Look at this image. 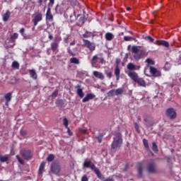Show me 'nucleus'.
Segmentation results:
<instances>
[{"label":"nucleus","mask_w":181,"mask_h":181,"mask_svg":"<svg viewBox=\"0 0 181 181\" xmlns=\"http://www.w3.org/2000/svg\"><path fill=\"white\" fill-rule=\"evenodd\" d=\"M138 47V46H133L132 48V53H134V58L135 59V60H139L148 56V52H146V51L139 49Z\"/></svg>","instance_id":"nucleus-1"},{"label":"nucleus","mask_w":181,"mask_h":181,"mask_svg":"<svg viewBox=\"0 0 181 181\" xmlns=\"http://www.w3.org/2000/svg\"><path fill=\"white\" fill-rule=\"evenodd\" d=\"M121 145H122V135L118 133L113 138V142L112 144V149H115V151H117V149H119V148L121 147Z\"/></svg>","instance_id":"nucleus-2"},{"label":"nucleus","mask_w":181,"mask_h":181,"mask_svg":"<svg viewBox=\"0 0 181 181\" xmlns=\"http://www.w3.org/2000/svg\"><path fill=\"white\" fill-rule=\"evenodd\" d=\"M54 5V0H49V3L48 4V8L47 13L45 14L46 21L49 22H53V15H52V10L50 8Z\"/></svg>","instance_id":"nucleus-3"},{"label":"nucleus","mask_w":181,"mask_h":181,"mask_svg":"<svg viewBox=\"0 0 181 181\" xmlns=\"http://www.w3.org/2000/svg\"><path fill=\"white\" fill-rule=\"evenodd\" d=\"M42 20L43 14H42V13H36L35 14H34V17L32 21L34 24V26H37L39 22H41V21Z\"/></svg>","instance_id":"nucleus-4"},{"label":"nucleus","mask_w":181,"mask_h":181,"mask_svg":"<svg viewBox=\"0 0 181 181\" xmlns=\"http://www.w3.org/2000/svg\"><path fill=\"white\" fill-rule=\"evenodd\" d=\"M20 153H21V156H23V158L24 159H25L26 160H29V159H30L32 158V154L30 153V150H26L25 148L21 149L20 151Z\"/></svg>","instance_id":"nucleus-5"},{"label":"nucleus","mask_w":181,"mask_h":181,"mask_svg":"<svg viewBox=\"0 0 181 181\" xmlns=\"http://www.w3.org/2000/svg\"><path fill=\"white\" fill-rule=\"evenodd\" d=\"M166 115L170 119H175L176 118V111L173 108H169L166 111Z\"/></svg>","instance_id":"nucleus-6"},{"label":"nucleus","mask_w":181,"mask_h":181,"mask_svg":"<svg viewBox=\"0 0 181 181\" xmlns=\"http://www.w3.org/2000/svg\"><path fill=\"white\" fill-rule=\"evenodd\" d=\"M83 42L86 47H88V49H90V52H93V50H95V45H94V43L87 40H83Z\"/></svg>","instance_id":"nucleus-7"},{"label":"nucleus","mask_w":181,"mask_h":181,"mask_svg":"<svg viewBox=\"0 0 181 181\" xmlns=\"http://www.w3.org/2000/svg\"><path fill=\"white\" fill-rule=\"evenodd\" d=\"M51 172L54 173V175H58L60 173V165L57 163H52L51 165Z\"/></svg>","instance_id":"nucleus-8"},{"label":"nucleus","mask_w":181,"mask_h":181,"mask_svg":"<svg viewBox=\"0 0 181 181\" xmlns=\"http://www.w3.org/2000/svg\"><path fill=\"white\" fill-rule=\"evenodd\" d=\"M150 73L153 76V77H160V76H162L160 71L152 66L150 67Z\"/></svg>","instance_id":"nucleus-9"},{"label":"nucleus","mask_w":181,"mask_h":181,"mask_svg":"<svg viewBox=\"0 0 181 181\" xmlns=\"http://www.w3.org/2000/svg\"><path fill=\"white\" fill-rule=\"evenodd\" d=\"M83 168H89L91 169V170L95 171V170L97 169V167H95V165L94 163H91V161H85L83 163Z\"/></svg>","instance_id":"nucleus-10"},{"label":"nucleus","mask_w":181,"mask_h":181,"mask_svg":"<svg viewBox=\"0 0 181 181\" xmlns=\"http://www.w3.org/2000/svg\"><path fill=\"white\" fill-rule=\"evenodd\" d=\"M127 74H128L129 77H130V78H132V80H133V81H135V83H136V81L139 78L138 77V74H136V72L130 71Z\"/></svg>","instance_id":"nucleus-11"},{"label":"nucleus","mask_w":181,"mask_h":181,"mask_svg":"<svg viewBox=\"0 0 181 181\" xmlns=\"http://www.w3.org/2000/svg\"><path fill=\"white\" fill-rule=\"evenodd\" d=\"M4 98L6 100V105H9V103H11V100H12V92L7 93L4 95Z\"/></svg>","instance_id":"nucleus-12"},{"label":"nucleus","mask_w":181,"mask_h":181,"mask_svg":"<svg viewBox=\"0 0 181 181\" xmlns=\"http://www.w3.org/2000/svg\"><path fill=\"white\" fill-rule=\"evenodd\" d=\"M18 37H19V34L17 33H15L13 35L11 36L10 42L13 44L12 45H8V47H13V46H15V40L16 39H18Z\"/></svg>","instance_id":"nucleus-13"},{"label":"nucleus","mask_w":181,"mask_h":181,"mask_svg":"<svg viewBox=\"0 0 181 181\" xmlns=\"http://www.w3.org/2000/svg\"><path fill=\"white\" fill-rule=\"evenodd\" d=\"M93 98H95V95L93 93H88L82 100V103H87V101H90V100H93Z\"/></svg>","instance_id":"nucleus-14"},{"label":"nucleus","mask_w":181,"mask_h":181,"mask_svg":"<svg viewBox=\"0 0 181 181\" xmlns=\"http://www.w3.org/2000/svg\"><path fill=\"white\" fill-rule=\"evenodd\" d=\"M156 45L158 46H163L164 47H169V42L165 40H157L155 42Z\"/></svg>","instance_id":"nucleus-15"},{"label":"nucleus","mask_w":181,"mask_h":181,"mask_svg":"<svg viewBox=\"0 0 181 181\" xmlns=\"http://www.w3.org/2000/svg\"><path fill=\"white\" fill-rule=\"evenodd\" d=\"M76 90V93L78 94V95L81 98H83V97H84V93L83 92V89H81V86L78 85L75 87Z\"/></svg>","instance_id":"nucleus-16"},{"label":"nucleus","mask_w":181,"mask_h":181,"mask_svg":"<svg viewBox=\"0 0 181 181\" xmlns=\"http://www.w3.org/2000/svg\"><path fill=\"white\" fill-rule=\"evenodd\" d=\"M148 172L149 173H155L156 169V167H155V163H150L148 164Z\"/></svg>","instance_id":"nucleus-17"},{"label":"nucleus","mask_w":181,"mask_h":181,"mask_svg":"<svg viewBox=\"0 0 181 181\" xmlns=\"http://www.w3.org/2000/svg\"><path fill=\"white\" fill-rule=\"evenodd\" d=\"M141 69V66H136L132 63H129L127 64V69L128 70H139Z\"/></svg>","instance_id":"nucleus-18"},{"label":"nucleus","mask_w":181,"mask_h":181,"mask_svg":"<svg viewBox=\"0 0 181 181\" xmlns=\"http://www.w3.org/2000/svg\"><path fill=\"white\" fill-rule=\"evenodd\" d=\"M93 74L97 78H100V80H104V78H105L104 74H103V73H101V72H98V71H94L93 72Z\"/></svg>","instance_id":"nucleus-19"},{"label":"nucleus","mask_w":181,"mask_h":181,"mask_svg":"<svg viewBox=\"0 0 181 181\" xmlns=\"http://www.w3.org/2000/svg\"><path fill=\"white\" fill-rule=\"evenodd\" d=\"M9 18H11V11L7 10L6 13L3 15V21L8 22L9 21Z\"/></svg>","instance_id":"nucleus-20"},{"label":"nucleus","mask_w":181,"mask_h":181,"mask_svg":"<svg viewBox=\"0 0 181 181\" xmlns=\"http://www.w3.org/2000/svg\"><path fill=\"white\" fill-rule=\"evenodd\" d=\"M29 73L31 78H33V80L37 79V74H36V71H35V70L31 69L29 71Z\"/></svg>","instance_id":"nucleus-21"},{"label":"nucleus","mask_w":181,"mask_h":181,"mask_svg":"<svg viewBox=\"0 0 181 181\" xmlns=\"http://www.w3.org/2000/svg\"><path fill=\"white\" fill-rule=\"evenodd\" d=\"M142 170H143L142 163H139L137 166L139 177H142Z\"/></svg>","instance_id":"nucleus-22"},{"label":"nucleus","mask_w":181,"mask_h":181,"mask_svg":"<svg viewBox=\"0 0 181 181\" xmlns=\"http://www.w3.org/2000/svg\"><path fill=\"white\" fill-rule=\"evenodd\" d=\"M121 74V70H119V67L118 66H116L115 69V75L116 76L117 80H119V75Z\"/></svg>","instance_id":"nucleus-23"},{"label":"nucleus","mask_w":181,"mask_h":181,"mask_svg":"<svg viewBox=\"0 0 181 181\" xmlns=\"http://www.w3.org/2000/svg\"><path fill=\"white\" fill-rule=\"evenodd\" d=\"M94 172H95V175H97V177H98V179H100L101 180H103L104 179V175H103V174H101V173L100 172V170L96 168Z\"/></svg>","instance_id":"nucleus-24"},{"label":"nucleus","mask_w":181,"mask_h":181,"mask_svg":"<svg viewBox=\"0 0 181 181\" xmlns=\"http://www.w3.org/2000/svg\"><path fill=\"white\" fill-rule=\"evenodd\" d=\"M105 37L106 40L110 41L114 39V35L111 33H107L105 34Z\"/></svg>","instance_id":"nucleus-25"},{"label":"nucleus","mask_w":181,"mask_h":181,"mask_svg":"<svg viewBox=\"0 0 181 181\" xmlns=\"http://www.w3.org/2000/svg\"><path fill=\"white\" fill-rule=\"evenodd\" d=\"M70 63H72V64H80V59L76 57H72L70 59Z\"/></svg>","instance_id":"nucleus-26"},{"label":"nucleus","mask_w":181,"mask_h":181,"mask_svg":"<svg viewBox=\"0 0 181 181\" xmlns=\"http://www.w3.org/2000/svg\"><path fill=\"white\" fill-rule=\"evenodd\" d=\"M136 83H138V84H139V86H141V87H146V83H145V81H144V79L142 78H138L137 81H136Z\"/></svg>","instance_id":"nucleus-27"},{"label":"nucleus","mask_w":181,"mask_h":181,"mask_svg":"<svg viewBox=\"0 0 181 181\" xmlns=\"http://www.w3.org/2000/svg\"><path fill=\"white\" fill-rule=\"evenodd\" d=\"M11 67L13 70H19V63L16 61L13 62Z\"/></svg>","instance_id":"nucleus-28"},{"label":"nucleus","mask_w":181,"mask_h":181,"mask_svg":"<svg viewBox=\"0 0 181 181\" xmlns=\"http://www.w3.org/2000/svg\"><path fill=\"white\" fill-rule=\"evenodd\" d=\"M97 62H98V55H95L93 57L90 63L92 65H94L97 63Z\"/></svg>","instance_id":"nucleus-29"},{"label":"nucleus","mask_w":181,"mask_h":181,"mask_svg":"<svg viewBox=\"0 0 181 181\" xmlns=\"http://www.w3.org/2000/svg\"><path fill=\"white\" fill-rule=\"evenodd\" d=\"M19 83V78L13 77L10 81V84H18Z\"/></svg>","instance_id":"nucleus-30"},{"label":"nucleus","mask_w":181,"mask_h":181,"mask_svg":"<svg viewBox=\"0 0 181 181\" xmlns=\"http://www.w3.org/2000/svg\"><path fill=\"white\" fill-rule=\"evenodd\" d=\"M115 95H119L124 93V90L122 88H117L115 90Z\"/></svg>","instance_id":"nucleus-31"},{"label":"nucleus","mask_w":181,"mask_h":181,"mask_svg":"<svg viewBox=\"0 0 181 181\" xmlns=\"http://www.w3.org/2000/svg\"><path fill=\"white\" fill-rule=\"evenodd\" d=\"M59 47V44L57 43H52L51 44V48L54 52H56L57 50V48Z\"/></svg>","instance_id":"nucleus-32"},{"label":"nucleus","mask_w":181,"mask_h":181,"mask_svg":"<svg viewBox=\"0 0 181 181\" xmlns=\"http://www.w3.org/2000/svg\"><path fill=\"white\" fill-rule=\"evenodd\" d=\"M8 159H9V156H0V161L1 162H6L8 160Z\"/></svg>","instance_id":"nucleus-33"},{"label":"nucleus","mask_w":181,"mask_h":181,"mask_svg":"<svg viewBox=\"0 0 181 181\" xmlns=\"http://www.w3.org/2000/svg\"><path fill=\"white\" fill-rule=\"evenodd\" d=\"M46 163H45V162H42L40 168H39V173H42V172H43V169H45V166Z\"/></svg>","instance_id":"nucleus-34"},{"label":"nucleus","mask_w":181,"mask_h":181,"mask_svg":"<svg viewBox=\"0 0 181 181\" xmlns=\"http://www.w3.org/2000/svg\"><path fill=\"white\" fill-rule=\"evenodd\" d=\"M143 144L147 151H149V144H148V140L144 139Z\"/></svg>","instance_id":"nucleus-35"},{"label":"nucleus","mask_w":181,"mask_h":181,"mask_svg":"<svg viewBox=\"0 0 181 181\" xmlns=\"http://www.w3.org/2000/svg\"><path fill=\"white\" fill-rule=\"evenodd\" d=\"M63 124L64 125L65 128L69 127V119L67 118L64 117L63 119Z\"/></svg>","instance_id":"nucleus-36"},{"label":"nucleus","mask_w":181,"mask_h":181,"mask_svg":"<svg viewBox=\"0 0 181 181\" xmlns=\"http://www.w3.org/2000/svg\"><path fill=\"white\" fill-rule=\"evenodd\" d=\"M146 63H147V64H150L151 66H153V64H155V62H153L151 58L146 59Z\"/></svg>","instance_id":"nucleus-37"},{"label":"nucleus","mask_w":181,"mask_h":181,"mask_svg":"<svg viewBox=\"0 0 181 181\" xmlns=\"http://www.w3.org/2000/svg\"><path fill=\"white\" fill-rule=\"evenodd\" d=\"M54 160V156L53 154H49L47 158V160L48 162H52Z\"/></svg>","instance_id":"nucleus-38"},{"label":"nucleus","mask_w":181,"mask_h":181,"mask_svg":"<svg viewBox=\"0 0 181 181\" xmlns=\"http://www.w3.org/2000/svg\"><path fill=\"white\" fill-rule=\"evenodd\" d=\"M145 40H148V42H150V43H153V42L155 41V40L153 38H152V37L151 36H146L144 37Z\"/></svg>","instance_id":"nucleus-39"},{"label":"nucleus","mask_w":181,"mask_h":181,"mask_svg":"<svg viewBox=\"0 0 181 181\" xmlns=\"http://www.w3.org/2000/svg\"><path fill=\"white\" fill-rule=\"evenodd\" d=\"M152 145H153V151L154 152H158V146L156 145V143L153 142Z\"/></svg>","instance_id":"nucleus-40"},{"label":"nucleus","mask_w":181,"mask_h":181,"mask_svg":"<svg viewBox=\"0 0 181 181\" xmlns=\"http://www.w3.org/2000/svg\"><path fill=\"white\" fill-rule=\"evenodd\" d=\"M107 95L110 97H112L113 95H115V90H111L107 93Z\"/></svg>","instance_id":"nucleus-41"},{"label":"nucleus","mask_w":181,"mask_h":181,"mask_svg":"<svg viewBox=\"0 0 181 181\" xmlns=\"http://www.w3.org/2000/svg\"><path fill=\"white\" fill-rule=\"evenodd\" d=\"M16 159L18 160L19 163H21V165H23V163H25V161L21 158V157H19V156H16Z\"/></svg>","instance_id":"nucleus-42"},{"label":"nucleus","mask_w":181,"mask_h":181,"mask_svg":"<svg viewBox=\"0 0 181 181\" xmlns=\"http://www.w3.org/2000/svg\"><path fill=\"white\" fill-rule=\"evenodd\" d=\"M124 40L126 41V42H129L131 40H134V38L133 37H131L129 36H124Z\"/></svg>","instance_id":"nucleus-43"},{"label":"nucleus","mask_w":181,"mask_h":181,"mask_svg":"<svg viewBox=\"0 0 181 181\" xmlns=\"http://www.w3.org/2000/svg\"><path fill=\"white\" fill-rule=\"evenodd\" d=\"M67 52L69 54H71V56H76V54L74 52H72L71 49H70V47L67 48Z\"/></svg>","instance_id":"nucleus-44"},{"label":"nucleus","mask_w":181,"mask_h":181,"mask_svg":"<svg viewBox=\"0 0 181 181\" xmlns=\"http://www.w3.org/2000/svg\"><path fill=\"white\" fill-rule=\"evenodd\" d=\"M83 37H90L91 36V33L86 32L85 34L83 35Z\"/></svg>","instance_id":"nucleus-45"},{"label":"nucleus","mask_w":181,"mask_h":181,"mask_svg":"<svg viewBox=\"0 0 181 181\" xmlns=\"http://www.w3.org/2000/svg\"><path fill=\"white\" fill-rule=\"evenodd\" d=\"M105 74L108 78H111V77H112V72H106Z\"/></svg>","instance_id":"nucleus-46"},{"label":"nucleus","mask_w":181,"mask_h":181,"mask_svg":"<svg viewBox=\"0 0 181 181\" xmlns=\"http://www.w3.org/2000/svg\"><path fill=\"white\" fill-rule=\"evenodd\" d=\"M58 94H59V92L57 90H55L54 92L52 93V97L56 98V97H57Z\"/></svg>","instance_id":"nucleus-47"},{"label":"nucleus","mask_w":181,"mask_h":181,"mask_svg":"<svg viewBox=\"0 0 181 181\" xmlns=\"http://www.w3.org/2000/svg\"><path fill=\"white\" fill-rule=\"evenodd\" d=\"M134 127H135L136 131L137 132H139V126L136 123L134 124Z\"/></svg>","instance_id":"nucleus-48"},{"label":"nucleus","mask_w":181,"mask_h":181,"mask_svg":"<svg viewBox=\"0 0 181 181\" xmlns=\"http://www.w3.org/2000/svg\"><path fill=\"white\" fill-rule=\"evenodd\" d=\"M97 139H98L99 144H101V142L103 141V136H98L97 137Z\"/></svg>","instance_id":"nucleus-49"},{"label":"nucleus","mask_w":181,"mask_h":181,"mask_svg":"<svg viewBox=\"0 0 181 181\" xmlns=\"http://www.w3.org/2000/svg\"><path fill=\"white\" fill-rule=\"evenodd\" d=\"M81 181H88V178L87 177V175H83L81 178Z\"/></svg>","instance_id":"nucleus-50"},{"label":"nucleus","mask_w":181,"mask_h":181,"mask_svg":"<svg viewBox=\"0 0 181 181\" xmlns=\"http://www.w3.org/2000/svg\"><path fill=\"white\" fill-rule=\"evenodd\" d=\"M67 129V133L69 134V135L71 136L73 135V132H71V130H70V128H66Z\"/></svg>","instance_id":"nucleus-51"},{"label":"nucleus","mask_w":181,"mask_h":181,"mask_svg":"<svg viewBox=\"0 0 181 181\" xmlns=\"http://www.w3.org/2000/svg\"><path fill=\"white\" fill-rule=\"evenodd\" d=\"M169 63L167 62L164 66L165 70H169V68H167L169 67Z\"/></svg>","instance_id":"nucleus-52"},{"label":"nucleus","mask_w":181,"mask_h":181,"mask_svg":"<svg viewBox=\"0 0 181 181\" xmlns=\"http://www.w3.org/2000/svg\"><path fill=\"white\" fill-rule=\"evenodd\" d=\"M20 33H21V35H23V33H25V28H21Z\"/></svg>","instance_id":"nucleus-53"},{"label":"nucleus","mask_w":181,"mask_h":181,"mask_svg":"<svg viewBox=\"0 0 181 181\" xmlns=\"http://www.w3.org/2000/svg\"><path fill=\"white\" fill-rule=\"evenodd\" d=\"M74 45H76V42L74 41L70 43V46H74Z\"/></svg>","instance_id":"nucleus-54"},{"label":"nucleus","mask_w":181,"mask_h":181,"mask_svg":"<svg viewBox=\"0 0 181 181\" xmlns=\"http://www.w3.org/2000/svg\"><path fill=\"white\" fill-rule=\"evenodd\" d=\"M67 40H69V38H68V37H65V38H64V41H65V42H66V43H67Z\"/></svg>","instance_id":"nucleus-55"},{"label":"nucleus","mask_w":181,"mask_h":181,"mask_svg":"<svg viewBox=\"0 0 181 181\" xmlns=\"http://www.w3.org/2000/svg\"><path fill=\"white\" fill-rule=\"evenodd\" d=\"M49 39H50V40H52V39H53V36L52 35H49Z\"/></svg>","instance_id":"nucleus-56"},{"label":"nucleus","mask_w":181,"mask_h":181,"mask_svg":"<svg viewBox=\"0 0 181 181\" xmlns=\"http://www.w3.org/2000/svg\"><path fill=\"white\" fill-rule=\"evenodd\" d=\"M81 132H83V134H86L87 132V130L86 129L81 130Z\"/></svg>","instance_id":"nucleus-57"},{"label":"nucleus","mask_w":181,"mask_h":181,"mask_svg":"<svg viewBox=\"0 0 181 181\" xmlns=\"http://www.w3.org/2000/svg\"><path fill=\"white\" fill-rule=\"evenodd\" d=\"M21 135H25V132H21Z\"/></svg>","instance_id":"nucleus-58"},{"label":"nucleus","mask_w":181,"mask_h":181,"mask_svg":"<svg viewBox=\"0 0 181 181\" xmlns=\"http://www.w3.org/2000/svg\"><path fill=\"white\" fill-rule=\"evenodd\" d=\"M58 6H57L56 8H55L56 12H57V7H58Z\"/></svg>","instance_id":"nucleus-59"},{"label":"nucleus","mask_w":181,"mask_h":181,"mask_svg":"<svg viewBox=\"0 0 181 181\" xmlns=\"http://www.w3.org/2000/svg\"><path fill=\"white\" fill-rule=\"evenodd\" d=\"M131 10V8H129V7H128L127 8V11H130Z\"/></svg>","instance_id":"nucleus-60"},{"label":"nucleus","mask_w":181,"mask_h":181,"mask_svg":"<svg viewBox=\"0 0 181 181\" xmlns=\"http://www.w3.org/2000/svg\"><path fill=\"white\" fill-rule=\"evenodd\" d=\"M116 63H119V59H117Z\"/></svg>","instance_id":"nucleus-61"},{"label":"nucleus","mask_w":181,"mask_h":181,"mask_svg":"<svg viewBox=\"0 0 181 181\" xmlns=\"http://www.w3.org/2000/svg\"><path fill=\"white\" fill-rule=\"evenodd\" d=\"M126 57H128V54H126Z\"/></svg>","instance_id":"nucleus-62"},{"label":"nucleus","mask_w":181,"mask_h":181,"mask_svg":"<svg viewBox=\"0 0 181 181\" xmlns=\"http://www.w3.org/2000/svg\"><path fill=\"white\" fill-rule=\"evenodd\" d=\"M171 87H172V88L173 87V84H171Z\"/></svg>","instance_id":"nucleus-63"}]
</instances>
